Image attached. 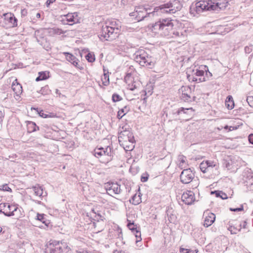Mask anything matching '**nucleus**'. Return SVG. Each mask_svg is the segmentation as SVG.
I'll use <instances>...</instances> for the list:
<instances>
[{
  "label": "nucleus",
  "mask_w": 253,
  "mask_h": 253,
  "mask_svg": "<svg viewBox=\"0 0 253 253\" xmlns=\"http://www.w3.org/2000/svg\"><path fill=\"white\" fill-rule=\"evenodd\" d=\"M173 23L171 18H160L154 24L149 26L150 29L155 34L164 37L171 36L173 30Z\"/></svg>",
  "instance_id": "1"
},
{
  "label": "nucleus",
  "mask_w": 253,
  "mask_h": 253,
  "mask_svg": "<svg viewBox=\"0 0 253 253\" xmlns=\"http://www.w3.org/2000/svg\"><path fill=\"white\" fill-rule=\"evenodd\" d=\"M182 7L180 2L178 0H170L166 3L156 7L154 9V13L157 15H160L161 13L173 14L179 11Z\"/></svg>",
  "instance_id": "2"
},
{
  "label": "nucleus",
  "mask_w": 253,
  "mask_h": 253,
  "mask_svg": "<svg viewBox=\"0 0 253 253\" xmlns=\"http://www.w3.org/2000/svg\"><path fill=\"white\" fill-rule=\"evenodd\" d=\"M132 56L134 60L142 66L152 68L154 65L152 57L143 49L136 51Z\"/></svg>",
  "instance_id": "3"
},
{
  "label": "nucleus",
  "mask_w": 253,
  "mask_h": 253,
  "mask_svg": "<svg viewBox=\"0 0 253 253\" xmlns=\"http://www.w3.org/2000/svg\"><path fill=\"white\" fill-rule=\"evenodd\" d=\"M119 29L107 25H103L98 37L102 41H111L118 36Z\"/></svg>",
  "instance_id": "4"
},
{
  "label": "nucleus",
  "mask_w": 253,
  "mask_h": 253,
  "mask_svg": "<svg viewBox=\"0 0 253 253\" xmlns=\"http://www.w3.org/2000/svg\"><path fill=\"white\" fill-rule=\"evenodd\" d=\"M194 111L192 108L180 107L172 110L171 114L176 120H187L189 119L188 118L193 115Z\"/></svg>",
  "instance_id": "5"
},
{
  "label": "nucleus",
  "mask_w": 253,
  "mask_h": 253,
  "mask_svg": "<svg viewBox=\"0 0 253 253\" xmlns=\"http://www.w3.org/2000/svg\"><path fill=\"white\" fill-rule=\"evenodd\" d=\"M154 11L152 12H147V10L143 6H136L135 8L134 11L131 12L129 14L130 16H135V19L137 21H140L143 20L144 18L150 16L151 14L153 16L155 15L156 13H154Z\"/></svg>",
  "instance_id": "6"
},
{
  "label": "nucleus",
  "mask_w": 253,
  "mask_h": 253,
  "mask_svg": "<svg viewBox=\"0 0 253 253\" xmlns=\"http://www.w3.org/2000/svg\"><path fill=\"white\" fill-rule=\"evenodd\" d=\"M211 0H200L197 2L194 6L190 7V10L192 11L193 9L195 10L197 13L199 14L205 10H211Z\"/></svg>",
  "instance_id": "7"
},
{
  "label": "nucleus",
  "mask_w": 253,
  "mask_h": 253,
  "mask_svg": "<svg viewBox=\"0 0 253 253\" xmlns=\"http://www.w3.org/2000/svg\"><path fill=\"white\" fill-rule=\"evenodd\" d=\"M55 246L50 247L47 252L48 253H64L70 251V248L65 242H58L55 244Z\"/></svg>",
  "instance_id": "8"
},
{
  "label": "nucleus",
  "mask_w": 253,
  "mask_h": 253,
  "mask_svg": "<svg viewBox=\"0 0 253 253\" xmlns=\"http://www.w3.org/2000/svg\"><path fill=\"white\" fill-rule=\"evenodd\" d=\"M194 176V173L189 168L182 170L180 175V179L182 183L188 184L192 181Z\"/></svg>",
  "instance_id": "9"
},
{
  "label": "nucleus",
  "mask_w": 253,
  "mask_h": 253,
  "mask_svg": "<svg viewBox=\"0 0 253 253\" xmlns=\"http://www.w3.org/2000/svg\"><path fill=\"white\" fill-rule=\"evenodd\" d=\"M4 23L7 28L15 27L17 26V19L12 13L3 14Z\"/></svg>",
  "instance_id": "10"
},
{
  "label": "nucleus",
  "mask_w": 253,
  "mask_h": 253,
  "mask_svg": "<svg viewBox=\"0 0 253 253\" xmlns=\"http://www.w3.org/2000/svg\"><path fill=\"white\" fill-rule=\"evenodd\" d=\"M105 189L107 193L110 195L119 194L121 192L120 185L117 183L107 182L105 184Z\"/></svg>",
  "instance_id": "11"
},
{
  "label": "nucleus",
  "mask_w": 253,
  "mask_h": 253,
  "mask_svg": "<svg viewBox=\"0 0 253 253\" xmlns=\"http://www.w3.org/2000/svg\"><path fill=\"white\" fill-rule=\"evenodd\" d=\"M182 92L180 98L185 102H190L195 100V96H193L192 98L189 94L191 92V88L189 86H183L180 89Z\"/></svg>",
  "instance_id": "12"
},
{
  "label": "nucleus",
  "mask_w": 253,
  "mask_h": 253,
  "mask_svg": "<svg viewBox=\"0 0 253 253\" xmlns=\"http://www.w3.org/2000/svg\"><path fill=\"white\" fill-rule=\"evenodd\" d=\"M181 200L186 205H191L195 200L194 193L191 191H188L182 195Z\"/></svg>",
  "instance_id": "13"
},
{
  "label": "nucleus",
  "mask_w": 253,
  "mask_h": 253,
  "mask_svg": "<svg viewBox=\"0 0 253 253\" xmlns=\"http://www.w3.org/2000/svg\"><path fill=\"white\" fill-rule=\"evenodd\" d=\"M112 153L110 147L108 146L106 148H102V157L100 162L107 163L112 159Z\"/></svg>",
  "instance_id": "14"
},
{
  "label": "nucleus",
  "mask_w": 253,
  "mask_h": 253,
  "mask_svg": "<svg viewBox=\"0 0 253 253\" xmlns=\"http://www.w3.org/2000/svg\"><path fill=\"white\" fill-rule=\"evenodd\" d=\"M228 5V2L227 1H221V0H219L218 2L214 3L211 1V10L218 11L220 10L224 9Z\"/></svg>",
  "instance_id": "15"
},
{
  "label": "nucleus",
  "mask_w": 253,
  "mask_h": 253,
  "mask_svg": "<svg viewBox=\"0 0 253 253\" xmlns=\"http://www.w3.org/2000/svg\"><path fill=\"white\" fill-rule=\"evenodd\" d=\"M90 214L91 216L93 218V219L97 221H99L100 220L102 221L104 218L103 213L101 211H99L97 207L91 210Z\"/></svg>",
  "instance_id": "16"
},
{
  "label": "nucleus",
  "mask_w": 253,
  "mask_h": 253,
  "mask_svg": "<svg viewBox=\"0 0 253 253\" xmlns=\"http://www.w3.org/2000/svg\"><path fill=\"white\" fill-rule=\"evenodd\" d=\"M215 219V214L212 212H209L205 218L204 226L206 227L211 226L214 222Z\"/></svg>",
  "instance_id": "17"
},
{
  "label": "nucleus",
  "mask_w": 253,
  "mask_h": 253,
  "mask_svg": "<svg viewBox=\"0 0 253 253\" xmlns=\"http://www.w3.org/2000/svg\"><path fill=\"white\" fill-rule=\"evenodd\" d=\"M119 131V132L118 137L129 136L130 139L132 138V133L129 130L127 129L126 127H122V128H120Z\"/></svg>",
  "instance_id": "18"
},
{
  "label": "nucleus",
  "mask_w": 253,
  "mask_h": 253,
  "mask_svg": "<svg viewBox=\"0 0 253 253\" xmlns=\"http://www.w3.org/2000/svg\"><path fill=\"white\" fill-rule=\"evenodd\" d=\"M18 208L15 205H9L7 203V206L5 208L8 213H4V215L6 216H12L14 215V212L16 211Z\"/></svg>",
  "instance_id": "19"
},
{
  "label": "nucleus",
  "mask_w": 253,
  "mask_h": 253,
  "mask_svg": "<svg viewBox=\"0 0 253 253\" xmlns=\"http://www.w3.org/2000/svg\"><path fill=\"white\" fill-rule=\"evenodd\" d=\"M12 88L17 96L21 94L22 92V86L17 82V80L16 79L12 83Z\"/></svg>",
  "instance_id": "20"
},
{
  "label": "nucleus",
  "mask_w": 253,
  "mask_h": 253,
  "mask_svg": "<svg viewBox=\"0 0 253 253\" xmlns=\"http://www.w3.org/2000/svg\"><path fill=\"white\" fill-rule=\"evenodd\" d=\"M169 37L176 38L178 40L184 41L186 39V36L182 32L175 31L172 30L171 36Z\"/></svg>",
  "instance_id": "21"
},
{
  "label": "nucleus",
  "mask_w": 253,
  "mask_h": 253,
  "mask_svg": "<svg viewBox=\"0 0 253 253\" xmlns=\"http://www.w3.org/2000/svg\"><path fill=\"white\" fill-rule=\"evenodd\" d=\"M226 107L229 109L231 110L234 107V102L232 96L229 95L227 97L225 102Z\"/></svg>",
  "instance_id": "22"
},
{
  "label": "nucleus",
  "mask_w": 253,
  "mask_h": 253,
  "mask_svg": "<svg viewBox=\"0 0 253 253\" xmlns=\"http://www.w3.org/2000/svg\"><path fill=\"white\" fill-rule=\"evenodd\" d=\"M33 191L36 196L41 197L42 196H45L46 195V192H45V195H43V189L42 187L39 185L33 187Z\"/></svg>",
  "instance_id": "23"
},
{
  "label": "nucleus",
  "mask_w": 253,
  "mask_h": 253,
  "mask_svg": "<svg viewBox=\"0 0 253 253\" xmlns=\"http://www.w3.org/2000/svg\"><path fill=\"white\" fill-rule=\"evenodd\" d=\"M27 126L28 132L29 133L36 131L37 129H39V126L33 122H28Z\"/></svg>",
  "instance_id": "24"
},
{
  "label": "nucleus",
  "mask_w": 253,
  "mask_h": 253,
  "mask_svg": "<svg viewBox=\"0 0 253 253\" xmlns=\"http://www.w3.org/2000/svg\"><path fill=\"white\" fill-rule=\"evenodd\" d=\"M242 228V224H240L238 227H235L232 224H230L228 227V230L230 231L231 234H236L238 232L241 231Z\"/></svg>",
  "instance_id": "25"
},
{
  "label": "nucleus",
  "mask_w": 253,
  "mask_h": 253,
  "mask_svg": "<svg viewBox=\"0 0 253 253\" xmlns=\"http://www.w3.org/2000/svg\"><path fill=\"white\" fill-rule=\"evenodd\" d=\"M211 194H215L216 197H219L223 200L228 199L227 195L226 193L222 191L215 190L211 192Z\"/></svg>",
  "instance_id": "26"
},
{
  "label": "nucleus",
  "mask_w": 253,
  "mask_h": 253,
  "mask_svg": "<svg viewBox=\"0 0 253 253\" xmlns=\"http://www.w3.org/2000/svg\"><path fill=\"white\" fill-rule=\"evenodd\" d=\"M119 142L120 145L124 143H128L129 142H134V139L133 135L132 136V138L130 139L129 136H124L122 137H118Z\"/></svg>",
  "instance_id": "27"
},
{
  "label": "nucleus",
  "mask_w": 253,
  "mask_h": 253,
  "mask_svg": "<svg viewBox=\"0 0 253 253\" xmlns=\"http://www.w3.org/2000/svg\"><path fill=\"white\" fill-rule=\"evenodd\" d=\"M134 143V142H129L128 143H124L120 145L122 146L126 151H129L132 150L134 148V145H133Z\"/></svg>",
  "instance_id": "28"
},
{
  "label": "nucleus",
  "mask_w": 253,
  "mask_h": 253,
  "mask_svg": "<svg viewBox=\"0 0 253 253\" xmlns=\"http://www.w3.org/2000/svg\"><path fill=\"white\" fill-rule=\"evenodd\" d=\"M129 111L128 108L126 106L123 108L119 110L117 114V118L119 119H121L122 117L126 114Z\"/></svg>",
  "instance_id": "29"
},
{
  "label": "nucleus",
  "mask_w": 253,
  "mask_h": 253,
  "mask_svg": "<svg viewBox=\"0 0 253 253\" xmlns=\"http://www.w3.org/2000/svg\"><path fill=\"white\" fill-rule=\"evenodd\" d=\"M130 202L134 205H137L141 202V199L139 195L135 194L130 200Z\"/></svg>",
  "instance_id": "30"
},
{
  "label": "nucleus",
  "mask_w": 253,
  "mask_h": 253,
  "mask_svg": "<svg viewBox=\"0 0 253 253\" xmlns=\"http://www.w3.org/2000/svg\"><path fill=\"white\" fill-rule=\"evenodd\" d=\"M37 219L44 223L45 225H47L49 223L48 220L45 218V215L44 214L38 213L37 215Z\"/></svg>",
  "instance_id": "31"
},
{
  "label": "nucleus",
  "mask_w": 253,
  "mask_h": 253,
  "mask_svg": "<svg viewBox=\"0 0 253 253\" xmlns=\"http://www.w3.org/2000/svg\"><path fill=\"white\" fill-rule=\"evenodd\" d=\"M47 74H48V73H46V72H39V76L36 78V81H39L47 79Z\"/></svg>",
  "instance_id": "32"
},
{
  "label": "nucleus",
  "mask_w": 253,
  "mask_h": 253,
  "mask_svg": "<svg viewBox=\"0 0 253 253\" xmlns=\"http://www.w3.org/2000/svg\"><path fill=\"white\" fill-rule=\"evenodd\" d=\"M102 83L105 86H107L109 84V77L108 73H104L103 77L101 78Z\"/></svg>",
  "instance_id": "33"
},
{
  "label": "nucleus",
  "mask_w": 253,
  "mask_h": 253,
  "mask_svg": "<svg viewBox=\"0 0 253 253\" xmlns=\"http://www.w3.org/2000/svg\"><path fill=\"white\" fill-rule=\"evenodd\" d=\"M94 156L98 158H100V160H102V147L96 148L94 150Z\"/></svg>",
  "instance_id": "34"
},
{
  "label": "nucleus",
  "mask_w": 253,
  "mask_h": 253,
  "mask_svg": "<svg viewBox=\"0 0 253 253\" xmlns=\"http://www.w3.org/2000/svg\"><path fill=\"white\" fill-rule=\"evenodd\" d=\"M194 74L197 77H199V78L201 77H205V70L204 69V68H202L201 67L199 68V69H197L196 70L195 73Z\"/></svg>",
  "instance_id": "35"
},
{
  "label": "nucleus",
  "mask_w": 253,
  "mask_h": 253,
  "mask_svg": "<svg viewBox=\"0 0 253 253\" xmlns=\"http://www.w3.org/2000/svg\"><path fill=\"white\" fill-rule=\"evenodd\" d=\"M65 19H63V20L67 21L68 22H73V23H75V20L74 19V15H72L71 13H68L67 15L64 16Z\"/></svg>",
  "instance_id": "36"
},
{
  "label": "nucleus",
  "mask_w": 253,
  "mask_h": 253,
  "mask_svg": "<svg viewBox=\"0 0 253 253\" xmlns=\"http://www.w3.org/2000/svg\"><path fill=\"white\" fill-rule=\"evenodd\" d=\"M133 81V79L132 77V75L131 73H128L126 74V76L125 77V81L126 84L131 83Z\"/></svg>",
  "instance_id": "37"
},
{
  "label": "nucleus",
  "mask_w": 253,
  "mask_h": 253,
  "mask_svg": "<svg viewBox=\"0 0 253 253\" xmlns=\"http://www.w3.org/2000/svg\"><path fill=\"white\" fill-rule=\"evenodd\" d=\"M201 68H204L205 72H206L205 76L206 78L207 79V81L209 80V79L211 77L212 74L209 71L208 67L207 66H202Z\"/></svg>",
  "instance_id": "38"
},
{
  "label": "nucleus",
  "mask_w": 253,
  "mask_h": 253,
  "mask_svg": "<svg viewBox=\"0 0 253 253\" xmlns=\"http://www.w3.org/2000/svg\"><path fill=\"white\" fill-rule=\"evenodd\" d=\"M127 226L128 228L133 232H134L137 230L136 228V225H134L133 222H131L130 220H128Z\"/></svg>",
  "instance_id": "39"
},
{
  "label": "nucleus",
  "mask_w": 253,
  "mask_h": 253,
  "mask_svg": "<svg viewBox=\"0 0 253 253\" xmlns=\"http://www.w3.org/2000/svg\"><path fill=\"white\" fill-rule=\"evenodd\" d=\"M127 84L129 89L130 90H134L135 89L137 88V84H139V83L133 81L131 83Z\"/></svg>",
  "instance_id": "40"
},
{
  "label": "nucleus",
  "mask_w": 253,
  "mask_h": 253,
  "mask_svg": "<svg viewBox=\"0 0 253 253\" xmlns=\"http://www.w3.org/2000/svg\"><path fill=\"white\" fill-rule=\"evenodd\" d=\"M64 54L66 55V59L68 61L72 62L74 60H76V57L72 54L68 52H65Z\"/></svg>",
  "instance_id": "41"
},
{
  "label": "nucleus",
  "mask_w": 253,
  "mask_h": 253,
  "mask_svg": "<svg viewBox=\"0 0 253 253\" xmlns=\"http://www.w3.org/2000/svg\"><path fill=\"white\" fill-rule=\"evenodd\" d=\"M200 168L202 172L205 173L206 172L207 169H209V168L208 167V164L206 162H203L200 165Z\"/></svg>",
  "instance_id": "42"
},
{
  "label": "nucleus",
  "mask_w": 253,
  "mask_h": 253,
  "mask_svg": "<svg viewBox=\"0 0 253 253\" xmlns=\"http://www.w3.org/2000/svg\"><path fill=\"white\" fill-rule=\"evenodd\" d=\"M192 81L196 82H203L207 81V79L205 77H201L199 78V77H193L192 79Z\"/></svg>",
  "instance_id": "43"
},
{
  "label": "nucleus",
  "mask_w": 253,
  "mask_h": 253,
  "mask_svg": "<svg viewBox=\"0 0 253 253\" xmlns=\"http://www.w3.org/2000/svg\"><path fill=\"white\" fill-rule=\"evenodd\" d=\"M85 58L89 62H93L95 59L94 55L90 53H88L86 55Z\"/></svg>",
  "instance_id": "44"
},
{
  "label": "nucleus",
  "mask_w": 253,
  "mask_h": 253,
  "mask_svg": "<svg viewBox=\"0 0 253 253\" xmlns=\"http://www.w3.org/2000/svg\"><path fill=\"white\" fill-rule=\"evenodd\" d=\"M170 212V211L169 210H168L167 211V215L168 216V219L170 222H174L176 219V216L174 214H173L172 213H170L169 215V213Z\"/></svg>",
  "instance_id": "45"
},
{
  "label": "nucleus",
  "mask_w": 253,
  "mask_h": 253,
  "mask_svg": "<svg viewBox=\"0 0 253 253\" xmlns=\"http://www.w3.org/2000/svg\"><path fill=\"white\" fill-rule=\"evenodd\" d=\"M184 251H186L185 253H198V251L196 250H192L191 249H185V248H183L182 247L180 248V249H179L180 252L182 253V252H184Z\"/></svg>",
  "instance_id": "46"
},
{
  "label": "nucleus",
  "mask_w": 253,
  "mask_h": 253,
  "mask_svg": "<svg viewBox=\"0 0 253 253\" xmlns=\"http://www.w3.org/2000/svg\"><path fill=\"white\" fill-rule=\"evenodd\" d=\"M7 206V203H0V213H2L4 214V213H8L6 210H5V207Z\"/></svg>",
  "instance_id": "47"
},
{
  "label": "nucleus",
  "mask_w": 253,
  "mask_h": 253,
  "mask_svg": "<svg viewBox=\"0 0 253 253\" xmlns=\"http://www.w3.org/2000/svg\"><path fill=\"white\" fill-rule=\"evenodd\" d=\"M133 233L135 235L136 239V243L140 241L141 240L140 231L137 230V231H136L135 232H133Z\"/></svg>",
  "instance_id": "48"
},
{
  "label": "nucleus",
  "mask_w": 253,
  "mask_h": 253,
  "mask_svg": "<svg viewBox=\"0 0 253 253\" xmlns=\"http://www.w3.org/2000/svg\"><path fill=\"white\" fill-rule=\"evenodd\" d=\"M122 99V98L118 94H113L112 95V100L114 102L120 101Z\"/></svg>",
  "instance_id": "49"
},
{
  "label": "nucleus",
  "mask_w": 253,
  "mask_h": 253,
  "mask_svg": "<svg viewBox=\"0 0 253 253\" xmlns=\"http://www.w3.org/2000/svg\"><path fill=\"white\" fill-rule=\"evenodd\" d=\"M11 191V189L10 188H9L7 184H5L2 185V186H0V191Z\"/></svg>",
  "instance_id": "50"
},
{
  "label": "nucleus",
  "mask_w": 253,
  "mask_h": 253,
  "mask_svg": "<svg viewBox=\"0 0 253 253\" xmlns=\"http://www.w3.org/2000/svg\"><path fill=\"white\" fill-rule=\"evenodd\" d=\"M178 160L180 162V166H182L183 164L185 163L186 157L183 155H180L178 157Z\"/></svg>",
  "instance_id": "51"
},
{
  "label": "nucleus",
  "mask_w": 253,
  "mask_h": 253,
  "mask_svg": "<svg viewBox=\"0 0 253 253\" xmlns=\"http://www.w3.org/2000/svg\"><path fill=\"white\" fill-rule=\"evenodd\" d=\"M247 102L248 104L251 107L253 108V96H248L247 97Z\"/></svg>",
  "instance_id": "52"
},
{
  "label": "nucleus",
  "mask_w": 253,
  "mask_h": 253,
  "mask_svg": "<svg viewBox=\"0 0 253 253\" xmlns=\"http://www.w3.org/2000/svg\"><path fill=\"white\" fill-rule=\"evenodd\" d=\"M206 162L208 164V166L209 168H212L215 167V166H217V164L213 161H206Z\"/></svg>",
  "instance_id": "53"
},
{
  "label": "nucleus",
  "mask_w": 253,
  "mask_h": 253,
  "mask_svg": "<svg viewBox=\"0 0 253 253\" xmlns=\"http://www.w3.org/2000/svg\"><path fill=\"white\" fill-rule=\"evenodd\" d=\"M245 52L246 53H250L252 51V46H247L245 47Z\"/></svg>",
  "instance_id": "54"
},
{
  "label": "nucleus",
  "mask_w": 253,
  "mask_h": 253,
  "mask_svg": "<svg viewBox=\"0 0 253 253\" xmlns=\"http://www.w3.org/2000/svg\"><path fill=\"white\" fill-rule=\"evenodd\" d=\"M230 210L232 211H239L243 210V207L242 206L240 208H230Z\"/></svg>",
  "instance_id": "55"
},
{
  "label": "nucleus",
  "mask_w": 253,
  "mask_h": 253,
  "mask_svg": "<svg viewBox=\"0 0 253 253\" xmlns=\"http://www.w3.org/2000/svg\"><path fill=\"white\" fill-rule=\"evenodd\" d=\"M72 15H74V19L75 20V23H77L79 21V19L78 18V14L77 12H74L73 13H71Z\"/></svg>",
  "instance_id": "56"
},
{
  "label": "nucleus",
  "mask_w": 253,
  "mask_h": 253,
  "mask_svg": "<svg viewBox=\"0 0 253 253\" xmlns=\"http://www.w3.org/2000/svg\"><path fill=\"white\" fill-rule=\"evenodd\" d=\"M249 141L250 143L253 144V134L251 133L248 137Z\"/></svg>",
  "instance_id": "57"
},
{
  "label": "nucleus",
  "mask_w": 253,
  "mask_h": 253,
  "mask_svg": "<svg viewBox=\"0 0 253 253\" xmlns=\"http://www.w3.org/2000/svg\"><path fill=\"white\" fill-rule=\"evenodd\" d=\"M40 116L45 118L47 117V115L45 114L42 110L39 112Z\"/></svg>",
  "instance_id": "58"
},
{
  "label": "nucleus",
  "mask_w": 253,
  "mask_h": 253,
  "mask_svg": "<svg viewBox=\"0 0 253 253\" xmlns=\"http://www.w3.org/2000/svg\"><path fill=\"white\" fill-rule=\"evenodd\" d=\"M55 1V0H47L46 2V5L48 6L51 3H53Z\"/></svg>",
  "instance_id": "59"
},
{
  "label": "nucleus",
  "mask_w": 253,
  "mask_h": 253,
  "mask_svg": "<svg viewBox=\"0 0 253 253\" xmlns=\"http://www.w3.org/2000/svg\"><path fill=\"white\" fill-rule=\"evenodd\" d=\"M77 60H78L76 57V60H74L72 62H71L72 64H73L76 67H77L78 65V62H77Z\"/></svg>",
  "instance_id": "60"
},
{
  "label": "nucleus",
  "mask_w": 253,
  "mask_h": 253,
  "mask_svg": "<svg viewBox=\"0 0 253 253\" xmlns=\"http://www.w3.org/2000/svg\"><path fill=\"white\" fill-rule=\"evenodd\" d=\"M47 88V86H44L43 87H42V89L40 90V92L42 94H44V90Z\"/></svg>",
  "instance_id": "61"
},
{
  "label": "nucleus",
  "mask_w": 253,
  "mask_h": 253,
  "mask_svg": "<svg viewBox=\"0 0 253 253\" xmlns=\"http://www.w3.org/2000/svg\"><path fill=\"white\" fill-rule=\"evenodd\" d=\"M77 253H89L86 250H83V251H77Z\"/></svg>",
  "instance_id": "62"
},
{
  "label": "nucleus",
  "mask_w": 253,
  "mask_h": 253,
  "mask_svg": "<svg viewBox=\"0 0 253 253\" xmlns=\"http://www.w3.org/2000/svg\"><path fill=\"white\" fill-rule=\"evenodd\" d=\"M141 181L142 182H145L147 180H148V177H141Z\"/></svg>",
  "instance_id": "63"
},
{
  "label": "nucleus",
  "mask_w": 253,
  "mask_h": 253,
  "mask_svg": "<svg viewBox=\"0 0 253 253\" xmlns=\"http://www.w3.org/2000/svg\"><path fill=\"white\" fill-rule=\"evenodd\" d=\"M113 253H125L124 251H118L116 250Z\"/></svg>",
  "instance_id": "64"
}]
</instances>
